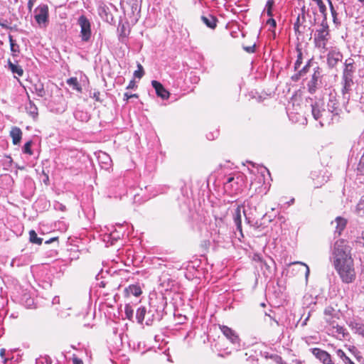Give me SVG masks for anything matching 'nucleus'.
Wrapping results in <instances>:
<instances>
[{"label": "nucleus", "instance_id": "37998d69", "mask_svg": "<svg viewBox=\"0 0 364 364\" xmlns=\"http://www.w3.org/2000/svg\"><path fill=\"white\" fill-rule=\"evenodd\" d=\"M327 2L328 4V5H329V8H330V10H331V15H332V17H333V22L336 23V21L337 19L338 14H337L335 8L333 6L331 0H327Z\"/></svg>", "mask_w": 364, "mask_h": 364}, {"label": "nucleus", "instance_id": "864d4df0", "mask_svg": "<svg viewBox=\"0 0 364 364\" xmlns=\"http://www.w3.org/2000/svg\"><path fill=\"white\" fill-rule=\"evenodd\" d=\"M309 63L310 62H309L304 68L301 70H300L299 72V74L300 75H302L303 74L306 73L307 72V69L309 66Z\"/></svg>", "mask_w": 364, "mask_h": 364}, {"label": "nucleus", "instance_id": "f704fd0d", "mask_svg": "<svg viewBox=\"0 0 364 364\" xmlns=\"http://www.w3.org/2000/svg\"><path fill=\"white\" fill-rule=\"evenodd\" d=\"M356 213L360 216L364 215V196L361 198L356 206Z\"/></svg>", "mask_w": 364, "mask_h": 364}, {"label": "nucleus", "instance_id": "4c0bfd02", "mask_svg": "<svg viewBox=\"0 0 364 364\" xmlns=\"http://www.w3.org/2000/svg\"><path fill=\"white\" fill-rule=\"evenodd\" d=\"M267 358L272 359L276 364H287V363L283 360L282 358L277 354H272L267 356Z\"/></svg>", "mask_w": 364, "mask_h": 364}, {"label": "nucleus", "instance_id": "c756f323", "mask_svg": "<svg viewBox=\"0 0 364 364\" xmlns=\"http://www.w3.org/2000/svg\"><path fill=\"white\" fill-rule=\"evenodd\" d=\"M326 323H327L326 328V329H328V327H331L333 325H336V323H338V321L340 319L339 314L333 316H328L326 318H324Z\"/></svg>", "mask_w": 364, "mask_h": 364}, {"label": "nucleus", "instance_id": "de8ad7c7", "mask_svg": "<svg viewBox=\"0 0 364 364\" xmlns=\"http://www.w3.org/2000/svg\"><path fill=\"white\" fill-rule=\"evenodd\" d=\"M132 97H136L137 98L138 97V95L136 94H129L128 92H125L124 94V101H125L126 102H127L129 101V100L130 98H132Z\"/></svg>", "mask_w": 364, "mask_h": 364}, {"label": "nucleus", "instance_id": "2eb2a0df", "mask_svg": "<svg viewBox=\"0 0 364 364\" xmlns=\"http://www.w3.org/2000/svg\"><path fill=\"white\" fill-rule=\"evenodd\" d=\"M151 85L155 89L158 97L163 100H167L169 97V92L164 88L161 82L156 80H152Z\"/></svg>", "mask_w": 364, "mask_h": 364}, {"label": "nucleus", "instance_id": "f8f14e48", "mask_svg": "<svg viewBox=\"0 0 364 364\" xmlns=\"http://www.w3.org/2000/svg\"><path fill=\"white\" fill-rule=\"evenodd\" d=\"M118 40L123 44H127L128 41V36L130 33V28L128 23L124 24L119 23L117 28Z\"/></svg>", "mask_w": 364, "mask_h": 364}, {"label": "nucleus", "instance_id": "bb28decb", "mask_svg": "<svg viewBox=\"0 0 364 364\" xmlns=\"http://www.w3.org/2000/svg\"><path fill=\"white\" fill-rule=\"evenodd\" d=\"M67 84L72 87L73 90H77L79 92H82V87L80 85L77 77H70L67 80Z\"/></svg>", "mask_w": 364, "mask_h": 364}, {"label": "nucleus", "instance_id": "6ab92c4d", "mask_svg": "<svg viewBox=\"0 0 364 364\" xmlns=\"http://www.w3.org/2000/svg\"><path fill=\"white\" fill-rule=\"evenodd\" d=\"M26 110L27 113L34 119L36 120L38 116V110L36 105L28 98V102L26 105Z\"/></svg>", "mask_w": 364, "mask_h": 364}, {"label": "nucleus", "instance_id": "a211bd4d", "mask_svg": "<svg viewBox=\"0 0 364 364\" xmlns=\"http://www.w3.org/2000/svg\"><path fill=\"white\" fill-rule=\"evenodd\" d=\"M311 178L314 181V186L316 188L321 187L326 182H327V178L321 173V172H313L311 173Z\"/></svg>", "mask_w": 364, "mask_h": 364}, {"label": "nucleus", "instance_id": "680f3d73", "mask_svg": "<svg viewBox=\"0 0 364 364\" xmlns=\"http://www.w3.org/2000/svg\"><path fill=\"white\" fill-rule=\"evenodd\" d=\"M267 316H269V318L272 320H274L275 321V323H278L277 321H276L275 319H274L270 315L266 314Z\"/></svg>", "mask_w": 364, "mask_h": 364}, {"label": "nucleus", "instance_id": "4468645a", "mask_svg": "<svg viewBox=\"0 0 364 364\" xmlns=\"http://www.w3.org/2000/svg\"><path fill=\"white\" fill-rule=\"evenodd\" d=\"M310 351L322 364L325 363L332 357L329 353L319 348H311Z\"/></svg>", "mask_w": 364, "mask_h": 364}, {"label": "nucleus", "instance_id": "774afa93", "mask_svg": "<svg viewBox=\"0 0 364 364\" xmlns=\"http://www.w3.org/2000/svg\"><path fill=\"white\" fill-rule=\"evenodd\" d=\"M363 273H364V265H363Z\"/></svg>", "mask_w": 364, "mask_h": 364}, {"label": "nucleus", "instance_id": "dca6fc26", "mask_svg": "<svg viewBox=\"0 0 364 364\" xmlns=\"http://www.w3.org/2000/svg\"><path fill=\"white\" fill-rule=\"evenodd\" d=\"M142 293L141 289L139 284H131L125 288L124 294L126 296L133 295L134 296H139Z\"/></svg>", "mask_w": 364, "mask_h": 364}, {"label": "nucleus", "instance_id": "e433bc0d", "mask_svg": "<svg viewBox=\"0 0 364 364\" xmlns=\"http://www.w3.org/2000/svg\"><path fill=\"white\" fill-rule=\"evenodd\" d=\"M74 115L77 119H80L81 121H87L88 119L87 114L82 111L77 110Z\"/></svg>", "mask_w": 364, "mask_h": 364}, {"label": "nucleus", "instance_id": "3c124183", "mask_svg": "<svg viewBox=\"0 0 364 364\" xmlns=\"http://www.w3.org/2000/svg\"><path fill=\"white\" fill-rule=\"evenodd\" d=\"M72 361H73V364H83L82 360L76 356H74L73 358Z\"/></svg>", "mask_w": 364, "mask_h": 364}, {"label": "nucleus", "instance_id": "bf43d9fd", "mask_svg": "<svg viewBox=\"0 0 364 364\" xmlns=\"http://www.w3.org/2000/svg\"><path fill=\"white\" fill-rule=\"evenodd\" d=\"M53 304L59 303V297H58V296L54 297V299L53 300Z\"/></svg>", "mask_w": 364, "mask_h": 364}, {"label": "nucleus", "instance_id": "423d86ee", "mask_svg": "<svg viewBox=\"0 0 364 364\" xmlns=\"http://www.w3.org/2000/svg\"><path fill=\"white\" fill-rule=\"evenodd\" d=\"M33 17L41 28H46L49 23V8L46 4H39L33 11Z\"/></svg>", "mask_w": 364, "mask_h": 364}, {"label": "nucleus", "instance_id": "e2e57ef3", "mask_svg": "<svg viewBox=\"0 0 364 364\" xmlns=\"http://www.w3.org/2000/svg\"><path fill=\"white\" fill-rule=\"evenodd\" d=\"M363 6H364V0H358Z\"/></svg>", "mask_w": 364, "mask_h": 364}, {"label": "nucleus", "instance_id": "f257e3e1", "mask_svg": "<svg viewBox=\"0 0 364 364\" xmlns=\"http://www.w3.org/2000/svg\"><path fill=\"white\" fill-rule=\"evenodd\" d=\"M331 252V260L341 281L345 284L353 283L356 279V272L348 242L343 239L336 240Z\"/></svg>", "mask_w": 364, "mask_h": 364}, {"label": "nucleus", "instance_id": "58836bf2", "mask_svg": "<svg viewBox=\"0 0 364 364\" xmlns=\"http://www.w3.org/2000/svg\"><path fill=\"white\" fill-rule=\"evenodd\" d=\"M274 2L273 0H268L267 1L266 6H265V10L267 11V14L269 17H272L273 16L272 8L274 6Z\"/></svg>", "mask_w": 364, "mask_h": 364}, {"label": "nucleus", "instance_id": "f3484780", "mask_svg": "<svg viewBox=\"0 0 364 364\" xmlns=\"http://www.w3.org/2000/svg\"><path fill=\"white\" fill-rule=\"evenodd\" d=\"M22 131L17 127H13L10 131V136L14 145H18L22 139Z\"/></svg>", "mask_w": 364, "mask_h": 364}, {"label": "nucleus", "instance_id": "f03ea898", "mask_svg": "<svg viewBox=\"0 0 364 364\" xmlns=\"http://www.w3.org/2000/svg\"><path fill=\"white\" fill-rule=\"evenodd\" d=\"M356 70L355 60L352 58H347L343 63L341 77V92L345 100L350 98V92L354 85L353 77Z\"/></svg>", "mask_w": 364, "mask_h": 364}, {"label": "nucleus", "instance_id": "6e6d98bb", "mask_svg": "<svg viewBox=\"0 0 364 364\" xmlns=\"http://www.w3.org/2000/svg\"><path fill=\"white\" fill-rule=\"evenodd\" d=\"M299 17L297 18V21L294 25V28L296 31L299 30Z\"/></svg>", "mask_w": 364, "mask_h": 364}, {"label": "nucleus", "instance_id": "1a4fd4ad", "mask_svg": "<svg viewBox=\"0 0 364 364\" xmlns=\"http://www.w3.org/2000/svg\"><path fill=\"white\" fill-rule=\"evenodd\" d=\"M219 328L231 343L237 348L240 346V338L235 330L225 325H220Z\"/></svg>", "mask_w": 364, "mask_h": 364}, {"label": "nucleus", "instance_id": "412c9836", "mask_svg": "<svg viewBox=\"0 0 364 364\" xmlns=\"http://www.w3.org/2000/svg\"><path fill=\"white\" fill-rule=\"evenodd\" d=\"M335 222L336 223L335 233H338V235H341L347 225V220L344 218L338 216L336 218Z\"/></svg>", "mask_w": 364, "mask_h": 364}, {"label": "nucleus", "instance_id": "473e14b6", "mask_svg": "<svg viewBox=\"0 0 364 364\" xmlns=\"http://www.w3.org/2000/svg\"><path fill=\"white\" fill-rule=\"evenodd\" d=\"M9 43L13 55H16L19 53V46L16 43V41L13 39L11 36H9Z\"/></svg>", "mask_w": 364, "mask_h": 364}, {"label": "nucleus", "instance_id": "6e6552de", "mask_svg": "<svg viewBox=\"0 0 364 364\" xmlns=\"http://www.w3.org/2000/svg\"><path fill=\"white\" fill-rule=\"evenodd\" d=\"M346 323L355 334L364 338V321L358 316H353L346 321Z\"/></svg>", "mask_w": 364, "mask_h": 364}, {"label": "nucleus", "instance_id": "7c9ffc66", "mask_svg": "<svg viewBox=\"0 0 364 364\" xmlns=\"http://www.w3.org/2000/svg\"><path fill=\"white\" fill-rule=\"evenodd\" d=\"M9 67L13 73L17 74L20 77L23 75V70L20 65H15L12 63L11 61H9Z\"/></svg>", "mask_w": 364, "mask_h": 364}, {"label": "nucleus", "instance_id": "ddd939ff", "mask_svg": "<svg viewBox=\"0 0 364 364\" xmlns=\"http://www.w3.org/2000/svg\"><path fill=\"white\" fill-rule=\"evenodd\" d=\"M328 109L336 117L338 116L341 111L336 94L331 93L327 104Z\"/></svg>", "mask_w": 364, "mask_h": 364}, {"label": "nucleus", "instance_id": "09e8293b", "mask_svg": "<svg viewBox=\"0 0 364 364\" xmlns=\"http://www.w3.org/2000/svg\"><path fill=\"white\" fill-rule=\"evenodd\" d=\"M267 24L269 25L272 28H275L277 25L276 21L272 18H270L267 21Z\"/></svg>", "mask_w": 364, "mask_h": 364}, {"label": "nucleus", "instance_id": "0e129e2a", "mask_svg": "<svg viewBox=\"0 0 364 364\" xmlns=\"http://www.w3.org/2000/svg\"><path fill=\"white\" fill-rule=\"evenodd\" d=\"M308 319H309V316H308V317H306V318L304 320V324H306V321H307Z\"/></svg>", "mask_w": 364, "mask_h": 364}, {"label": "nucleus", "instance_id": "c85d7f7f", "mask_svg": "<svg viewBox=\"0 0 364 364\" xmlns=\"http://www.w3.org/2000/svg\"><path fill=\"white\" fill-rule=\"evenodd\" d=\"M29 240L31 242L37 245H41L43 242V239L38 237L36 231L33 230L29 231Z\"/></svg>", "mask_w": 364, "mask_h": 364}, {"label": "nucleus", "instance_id": "9d476101", "mask_svg": "<svg viewBox=\"0 0 364 364\" xmlns=\"http://www.w3.org/2000/svg\"><path fill=\"white\" fill-rule=\"evenodd\" d=\"M327 331L329 335H331L340 341H342L349 336V333L347 329L344 328V326L339 325L338 323L331 327H328Z\"/></svg>", "mask_w": 364, "mask_h": 364}, {"label": "nucleus", "instance_id": "72a5a7b5", "mask_svg": "<svg viewBox=\"0 0 364 364\" xmlns=\"http://www.w3.org/2000/svg\"><path fill=\"white\" fill-rule=\"evenodd\" d=\"M296 53H297V56H296V60L294 63V69L296 70H298L301 63H302V51H301V49L299 48V47H296Z\"/></svg>", "mask_w": 364, "mask_h": 364}, {"label": "nucleus", "instance_id": "aec40b11", "mask_svg": "<svg viewBox=\"0 0 364 364\" xmlns=\"http://www.w3.org/2000/svg\"><path fill=\"white\" fill-rule=\"evenodd\" d=\"M202 21L210 28L215 29L217 26L218 19L215 16L208 14L201 16Z\"/></svg>", "mask_w": 364, "mask_h": 364}, {"label": "nucleus", "instance_id": "393cba45", "mask_svg": "<svg viewBox=\"0 0 364 364\" xmlns=\"http://www.w3.org/2000/svg\"><path fill=\"white\" fill-rule=\"evenodd\" d=\"M234 223L237 227V230L242 232V219H241V208L237 207L234 213Z\"/></svg>", "mask_w": 364, "mask_h": 364}, {"label": "nucleus", "instance_id": "13d9d810", "mask_svg": "<svg viewBox=\"0 0 364 364\" xmlns=\"http://www.w3.org/2000/svg\"><path fill=\"white\" fill-rule=\"evenodd\" d=\"M294 363L295 364H304V361L301 360H298V359H296L294 360Z\"/></svg>", "mask_w": 364, "mask_h": 364}, {"label": "nucleus", "instance_id": "c9c22d12", "mask_svg": "<svg viewBox=\"0 0 364 364\" xmlns=\"http://www.w3.org/2000/svg\"><path fill=\"white\" fill-rule=\"evenodd\" d=\"M32 143H33L32 141H28L24 144L23 149H22V151L24 154H26L29 156L33 155V152L31 149Z\"/></svg>", "mask_w": 364, "mask_h": 364}, {"label": "nucleus", "instance_id": "8fccbe9b", "mask_svg": "<svg viewBox=\"0 0 364 364\" xmlns=\"http://www.w3.org/2000/svg\"><path fill=\"white\" fill-rule=\"evenodd\" d=\"M136 87V82H135V81H134V80H132L129 82V84H128V85L127 86V87H126V88H127V90H129V89H134Z\"/></svg>", "mask_w": 364, "mask_h": 364}, {"label": "nucleus", "instance_id": "c03bdc74", "mask_svg": "<svg viewBox=\"0 0 364 364\" xmlns=\"http://www.w3.org/2000/svg\"><path fill=\"white\" fill-rule=\"evenodd\" d=\"M137 67H138V70L134 71V75L135 77L140 79L142 77V76L144 74V68L141 64H138Z\"/></svg>", "mask_w": 364, "mask_h": 364}, {"label": "nucleus", "instance_id": "49530a36", "mask_svg": "<svg viewBox=\"0 0 364 364\" xmlns=\"http://www.w3.org/2000/svg\"><path fill=\"white\" fill-rule=\"evenodd\" d=\"M300 264V265H302L304 267H305L306 268V271H305V276H306V278H307L309 275V267L307 264H306L304 262H292L290 264Z\"/></svg>", "mask_w": 364, "mask_h": 364}, {"label": "nucleus", "instance_id": "cd10ccee", "mask_svg": "<svg viewBox=\"0 0 364 364\" xmlns=\"http://www.w3.org/2000/svg\"><path fill=\"white\" fill-rule=\"evenodd\" d=\"M36 95L38 97H43L46 95V90L44 89L43 85L41 83H37L33 85V91Z\"/></svg>", "mask_w": 364, "mask_h": 364}, {"label": "nucleus", "instance_id": "20e7f679", "mask_svg": "<svg viewBox=\"0 0 364 364\" xmlns=\"http://www.w3.org/2000/svg\"><path fill=\"white\" fill-rule=\"evenodd\" d=\"M244 178L245 176L240 173L230 174L224 182L225 191L230 196L238 193L242 189Z\"/></svg>", "mask_w": 364, "mask_h": 364}, {"label": "nucleus", "instance_id": "39448f33", "mask_svg": "<svg viewBox=\"0 0 364 364\" xmlns=\"http://www.w3.org/2000/svg\"><path fill=\"white\" fill-rule=\"evenodd\" d=\"M323 105L319 102H316L311 105V112L314 118L318 120L321 127L330 124L333 119V115L328 109L322 108Z\"/></svg>", "mask_w": 364, "mask_h": 364}, {"label": "nucleus", "instance_id": "ea45409f", "mask_svg": "<svg viewBox=\"0 0 364 364\" xmlns=\"http://www.w3.org/2000/svg\"><path fill=\"white\" fill-rule=\"evenodd\" d=\"M339 314L333 307L328 306L324 310V318Z\"/></svg>", "mask_w": 364, "mask_h": 364}, {"label": "nucleus", "instance_id": "5fc2aeb1", "mask_svg": "<svg viewBox=\"0 0 364 364\" xmlns=\"http://www.w3.org/2000/svg\"><path fill=\"white\" fill-rule=\"evenodd\" d=\"M34 1H35V0H28V9L29 11H31V9H33V4H34Z\"/></svg>", "mask_w": 364, "mask_h": 364}, {"label": "nucleus", "instance_id": "4be33fe9", "mask_svg": "<svg viewBox=\"0 0 364 364\" xmlns=\"http://www.w3.org/2000/svg\"><path fill=\"white\" fill-rule=\"evenodd\" d=\"M337 357L341 359L344 364H355L341 348L335 350Z\"/></svg>", "mask_w": 364, "mask_h": 364}, {"label": "nucleus", "instance_id": "9b49d317", "mask_svg": "<svg viewBox=\"0 0 364 364\" xmlns=\"http://www.w3.org/2000/svg\"><path fill=\"white\" fill-rule=\"evenodd\" d=\"M343 59V54L338 49L334 48L329 50L327 54V64L333 68Z\"/></svg>", "mask_w": 364, "mask_h": 364}, {"label": "nucleus", "instance_id": "a18cd8bd", "mask_svg": "<svg viewBox=\"0 0 364 364\" xmlns=\"http://www.w3.org/2000/svg\"><path fill=\"white\" fill-rule=\"evenodd\" d=\"M100 95L101 93L99 90H95L90 97L95 99V101L102 102V100L100 98Z\"/></svg>", "mask_w": 364, "mask_h": 364}, {"label": "nucleus", "instance_id": "052dcab7", "mask_svg": "<svg viewBox=\"0 0 364 364\" xmlns=\"http://www.w3.org/2000/svg\"><path fill=\"white\" fill-rule=\"evenodd\" d=\"M4 353H5V350H4V349H1V350L0 355H1V356L2 358L4 357Z\"/></svg>", "mask_w": 364, "mask_h": 364}, {"label": "nucleus", "instance_id": "79ce46f5", "mask_svg": "<svg viewBox=\"0 0 364 364\" xmlns=\"http://www.w3.org/2000/svg\"><path fill=\"white\" fill-rule=\"evenodd\" d=\"M24 305L27 308H32L34 306V301L31 297H26V296H24V298L22 299Z\"/></svg>", "mask_w": 364, "mask_h": 364}, {"label": "nucleus", "instance_id": "5701e85b", "mask_svg": "<svg viewBox=\"0 0 364 364\" xmlns=\"http://www.w3.org/2000/svg\"><path fill=\"white\" fill-rule=\"evenodd\" d=\"M318 8L319 12L323 16V20L327 21V8L323 0H311Z\"/></svg>", "mask_w": 364, "mask_h": 364}, {"label": "nucleus", "instance_id": "a19ab883", "mask_svg": "<svg viewBox=\"0 0 364 364\" xmlns=\"http://www.w3.org/2000/svg\"><path fill=\"white\" fill-rule=\"evenodd\" d=\"M124 313L126 315V317L131 320L134 315V310L132 307L129 304H127L124 307Z\"/></svg>", "mask_w": 364, "mask_h": 364}, {"label": "nucleus", "instance_id": "0eeeda50", "mask_svg": "<svg viewBox=\"0 0 364 364\" xmlns=\"http://www.w3.org/2000/svg\"><path fill=\"white\" fill-rule=\"evenodd\" d=\"M77 24L80 28V37L82 42H89L92 37L91 23L89 19L84 15L77 19Z\"/></svg>", "mask_w": 364, "mask_h": 364}, {"label": "nucleus", "instance_id": "7ed1b4c3", "mask_svg": "<svg viewBox=\"0 0 364 364\" xmlns=\"http://www.w3.org/2000/svg\"><path fill=\"white\" fill-rule=\"evenodd\" d=\"M329 38L330 33L327 21L322 20L320 28L316 31L314 36L315 47L324 53L327 50V43Z\"/></svg>", "mask_w": 364, "mask_h": 364}, {"label": "nucleus", "instance_id": "69168bd1", "mask_svg": "<svg viewBox=\"0 0 364 364\" xmlns=\"http://www.w3.org/2000/svg\"><path fill=\"white\" fill-rule=\"evenodd\" d=\"M55 240V238L51 239L50 241H47L46 242H47V243H49L50 241H53V240Z\"/></svg>", "mask_w": 364, "mask_h": 364}, {"label": "nucleus", "instance_id": "b1692460", "mask_svg": "<svg viewBox=\"0 0 364 364\" xmlns=\"http://www.w3.org/2000/svg\"><path fill=\"white\" fill-rule=\"evenodd\" d=\"M319 72L315 71L312 75L311 80L308 83L309 91L311 93H314L316 91V87L319 77Z\"/></svg>", "mask_w": 364, "mask_h": 364}, {"label": "nucleus", "instance_id": "4d7b16f0", "mask_svg": "<svg viewBox=\"0 0 364 364\" xmlns=\"http://www.w3.org/2000/svg\"><path fill=\"white\" fill-rule=\"evenodd\" d=\"M57 208H59L62 211H64L65 210V206L63 205V204L59 203L58 207Z\"/></svg>", "mask_w": 364, "mask_h": 364}, {"label": "nucleus", "instance_id": "338daca9", "mask_svg": "<svg viewBox=\"0 0 364 364\" xmlns=\"http://www.w3.org/2000/svg\"><path fill=\"white\" fill-rule=\"evenodd\" d=\"M294 198H293V199H291V200H290V203H294Z\"/></svg>", "mask_w": 364, "mask_h": 364}, {"label": "nucleus", "instance_id": "603ef678", "mask_svg": "<svg viewBox=\"0 0 364 364\" xmlns=\"http://www.w3.org/2000/svg\"><path fill=\"white\" fill-rule=\"evenodd\" d=\"M244 49L247 52H248L250 53H255V46H252L245 47Z\"/></svg>", "mask_w": 364, "mask_h": 364}, {"label": "nucleus", "instance_id": "a878e982", "mask_svg": "<svg viewBox=\"0 0 364 364\" xmlns=\"http://www.w3.org/2000/svg\"><path fill=\"white\" fill-rule=\"evenodd\" d=\"M346 349L358 360H360L363 357L358 348L353 345H345Z\"/></svg>", "mask_w": 364, "mask_h": 364}, {"label": "nucleus", "instance_id": "2f4dec72", "mask_svg": "<svg viewBox=\"0 0 364 364\" xmlns=\"http://www.w3.org/2000/svg\"><path fill=\"white\" fill-rule=\"evenodd\" d=\"M146 309L145 307H139L136 311V317L139 323H142L145 318Z\"/></svg>", "mask_w": 364, "mask_h": 364}]
</instances>
